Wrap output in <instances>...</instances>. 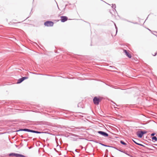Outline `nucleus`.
<instances>
[{"instance_id": "nucleus-1", "label": "nucleus", "mask_w": 157, "mask_h": 157, "mask_svg": "<svg viewBox=\"0 0 157 157\" xmlns=\"http://www.w3.org/2000/svg\"><path fill=\"white\" fill-rule=\"evenodd\" d=\"M101 100V99L99 98L95 97L93 99L94 103L95 105H98Z\"/></svg>"}, {"instance_id": "nucleus-2", "label": "nucleus", "mask_w": 157, "mask_h": 157, "mask_svg": "<svg viewBox=\"0 0 157 157\" xmlns=\"http://www.w3.org/2000/svg\"><path fill=\"white\" fill-rule=\"evenodd\" d=\"M61 21L62 22H65L68 20V17L66 16H62L60 17Z\"/></svg>"}, {"instance_id": "nucleus-3", "label": "nucleus", "mask_w": 157, "mask_h": 157, "mask_svg": "<svg viewBox=\"0 0 157 157\" xmlns=\"http://www.w3.org/2000/svg\"><path fill=\"white\" fill-rule=\"evenodd\" d=\"M28 77H23L19 79L17 81V83H20L22 82L24 80L26 79H27L28 78Z\"/></svg>"}, {"instance_id": "nucleus-4", "label": "nucleus", "mask_w": 157, "mask_h": 157, "mask_svg": "<svg viewBox=\"0 0 157 157\" xmlns=\"http://www.w3.org/2000/svg\"><path fill=\"white\" fill-rule=\"evenodd\" d=\"M124 52L125 53L126 55L129 58H132V56L131 54H130L126 50H124Z\"/></svg>"}, {"instance_id": "nucleus-5", "label": "nucleus", "mask_w": 157, "mask_h": 157, "mask_svg": "<svg viewBox=\"0 0 157 157\" xmlns=\"http://www.w3.org/2000/svg\"><path fill=\"white\" fill-rule=\"evenodd\" d=\"M98 132L99 134L101 135H102L104 136L107 137L108 136V134L107 133L105 132H102V131H98Z\"/></svg>"}, {"instance_id": "nucleus-6", "label": "nucleus", "mask_w": 157, "mask_h": 157, "mask_svg": "<svg viewBox=\"0 0 157 157\" xmlns=\"http://www.w3.org/2000/svg\"><path fill=\"white\" fill-rule=\"evenodd\" d=\"M137 135L138 137L140 138H141L143 135L142 132L141 131L140 132H137Z\"/></svg>"}, {"instance_id": "nucleus-7", "label": "nucleus", "mask_w": 157, "mask_h": 157, "mask_svg": "<svg viewBox=\"0 0 157 157\" xmlns=\"http://www.w3.org/2000/svg\"><path fill=\"white\" fill-rule=\"evenodd\" d=\"M19 131H28V132H31V131H32V130H31L28 129H21Z\"/></svg>"}, {"instance_id": "nucleus-8", "label": "nucleus", "mask_w": 157, "mask_h": 157, "mask_svg": "<svg viewBox=\"0 0 157 157\" xmlns=\"http://www.w3.org/2000/svg\"><path fill=\"white\" fill-rule=\"evenodd\" d=\"M16 157H25V156L24 155H23L19 154H17V155H16Z\"/></svg>"}, {"instance_id": "nucleus-9", "label": "nucleus", "mask_w": 157, "mask_h": 157, "mask_svg": "<svg viewBox=\"0 0 157 157\" xmlns=\"http://www.w3.org/2000/svg\"><path fill=\"white\" fill-rule=\"evenodd\" d=\"M152 140L153 141H156L157 140V139L156 137L155 136H154L152 137Z\"/></svg>"}, {"instance_id": "nucleus-10", "label": "nucleus", "mask_w": 157, "mask_h": 157, "mask_svg": "<svg viewBox=\"0 0 157 157\" xmlns=\"http://www.w3.org/2000/svg\"><path fill=\"white\" fill-rule=\"evenodd\" d=\"M44 25L46 26H48L49 25V21H47L45 22Z\"/></svg>"}, {"instance_id": "nucleus-11", "label": "nucleus", "mask_w": 157, "mask_h": 157, "mask_svg": "<svg viewBox=\"0 0 157 157\" xmlns=\"http://www.w3.org/2000/svg\"><path fill=\"white\" fill-rule=\"evenodd\" d=\"M17 155V154H15V153H11L9 155L10 156H16V155Z\"/></svg>"}, {"instance_id": "nucleus-12", "label": "nucleus", "mask_w": 157, "mask_h": 157, "mask_svg": "<svg viewBox=\"0 0 157 157\" xmlns=\"http://www.w3.org/2000/svg\"><path fill=\"white\" fill-rule=\"evenodd\" d=\"M31 132L36 133H41L40 132L35 131H34V130H32V131H31Z\"/></svg>"}, {"instance_id": "nucleus-13", "label": "nucleus", "mask_w": 157, "mask_h": 157, "mask_svg": "<svg viewBox=\"0 0 157 157\" xmlns=\"http://www.w3.org/2000/svg\"><path fill=\"white\" fill-rule=\"evenodd\" d=\"M120 142L123 145H126V143H125V142H124V141H120Z\"/></svg>"}, {"instance_id": "nucleus-14", "label": "nucleus", "mask_w": 157, "mask_h": 157, "mask_svg": "<svg viewBox=\"0 0 157 157\" xmlns=\"http://www.w3.org/2000/svg\"><path fill=\"white\" fill-rule=\"evenodd\" d=\"M53 23L52 21H50V26H52L53 25Z\"/></svg>"}, {"instance_id": "nucleus-15", "label": "nucleus", "mask_w": 157, "mask_h": 157, "mask_svg": "<svg viewBox=\"0 0 157 157\" xmlns=\"http://www.w3.org/2000/svg\"><path fill=\"white\" fill-rule=\"evenodd\" d=\"M136 144L138 145H140L141 146H142L143 147H145V146H144V145L142 144H139V143H136Z\"/></svg>"}, {"instance_id": "nucleus-16", "label": "nucleus", "mask_w": 157, "mask_h": 157, "mask_svg": "<svg viewBox=\"0 0 157 157\" xmlns=\"http://www.w3.org/2000/svg\"><path fill=\"white\" fill-rule=\"evenodd\" d=\"M142 132V133H143V135L144 134H146V133H147V132L146 131H141Z\"/></svg>"}, {"instance_id": "nucleus-17", "label": "nucleus", "mask_w": 157, "mask_h": 157, "mask_svg": "<svg viewBox=\"0 0 157 157\" xmlns=\"http://www.w3.org/2000/svg\"><path fill=\"white\" fill-rule=\"evenodd\" d=\"M20 23V22H13V23Z\"/></svg>"}, {"instance_id": "nucleus-18", "label": "nucleus", "mask_w": 157, "mask_h": 157, "mask_svg": "<svg viewBox=\"0 0 157 157\" xmlns=\"http://www.w3.org/2000/svg\"><path fill=\"white\" fill-rule=\"evenodd\" d=\"M155 133H153L151 134V136H154L155 135Z\"/></svg>"}, {"instance_id": "nucleus-19", "label": "nucleus", "mask_w": 157, "mask_h": 157, "mask_svg": "<svg viewBox=\"0 0 157 157\" xmlns=\"http://www.w3.org/2000/svg\"><path fill=\"white\" fill-rule=\"evenodd\" d=\"M29 21V22H28V24H30V22H31V20L30 21Z\"/></svg>"}, {"instance_id": "nucleus-20", "label": "nucleus", "mask_w": 157, "mask_h": 157, "mask_svg": "<svg viewBox=\"0 0 157 157\" xmlns=\"http://www.w3.org/2000/svg\"><path fill=\"white\" fill-rule=\"evenodd\" d=\"M133 141L134 142V143H135L136 144V143H137L136 142V141H134L133 140Z\"/></svg>"}, {"instance_id": "nucleus-21", "label": "nucleus", "mask_w": 157, "mask_h": 157, "mask_svg": "<svg viewBox=\"0 0 157 157\" xmlns=\"http://www.w3.org/2000/svg\"><path fill=\"white\" fill-rule=\"evenodd\" d=\"M156 55V53H155V55H154V56H155V55Z\"/></svg>"}]
</instances>
